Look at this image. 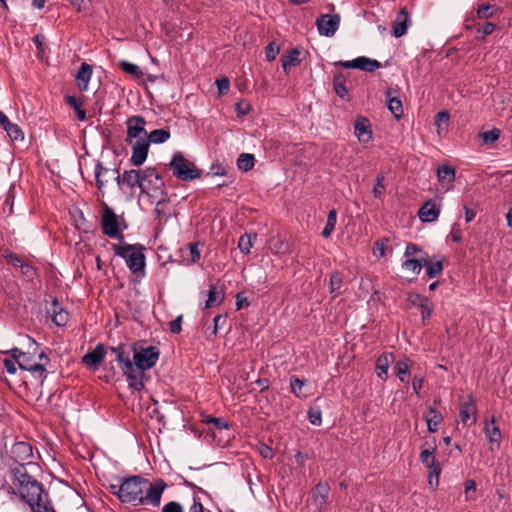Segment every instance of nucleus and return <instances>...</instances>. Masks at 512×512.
<instances>
[{
    "label": "nucleus",
    "instance_id": "f257e3e1",
    "mask_svg": "<svg viewBox=\"0 0 512 512\" xmlns=\"http://www.w3.org/2000/svg\"><path fill=\"white\" fill-rule=\"evenodd\" d=\"M167 485L162 479L150 482L140 475L120 477L117 483L109 485L110 492L123 503L137 505H160L161 496Z\"/></svg>",
    "mask_w": 512,
    "mask_h": 512
},
{
    "label": "nucleus",
    "instance_id": "f03ea898",
    "mask_svg": "<svg viewBox=\"0 0 512 512\" xmlns=\"http://www.w3.org/2000/svg\"><path fill=\"white\" fill-rule=\"evenodd\" d=\"M12 485H3L0 491L11 498L18 496L31 509V512H54L48 492L22 466L11 471Z\"/></svg>",
    "mask_w": 512,
    "mask_h": 512
},
{
    "label": "nucleus",
    "instance_id": "7ed1b4c3",
    "mask_svg": "<svg viewBox=\"0 0 512 512\" xmlns=\"http://www.w3.org/2000/svg\"><path fill=\"white\" fill-rule=\"evenodd\" d=\"M27 340L29 342V351L23 352L19 348H13L7 353L17 362L20 369L31 372L37 380L43 382L47 376L46 365L49 363V358L42 351L38 355L39 362H35L34 353L38 348V344L31 337H27Z\"/></svg>",
    "mask_w": 512,
    "mask_h": 512
},
{
    "label": "nucleus",
    "instance_id": "20e7f679",
    "mask_svg": "<svg viewBox=\"0 0 512 512\" xmlns=\"http://www.w3.org/2000/svg\"><path fill=\"white\" fill-rule=\"evenodd\" d=\"M145 247L142 244L113 245L115 255L123 258L129 270L139 276L145 275L146 257L144 254Z\"/></svg>",
    "mask_w": 512,
    "mask_h": 512
},
{
    "label": "nucleus",
    "instance_id": "39448f33",
    "mask_svg": "<svg viewBox=\"0 0 512 512\" xmlns=\"http://www.w3.org/2000/svg\"><path fill=\"white\" fill-rule=\"evenodd\" d=\"M173 175L182 181H191L199 178L200 172L196 166L184 157L181 152H175L169 163Z\"/></svg>",
    "mask_w": 512,
    "mask_h": 512
},
{
    "label": "nucleus",
    "instance_id": "423d86ee",
    "mask_svg": "<svg viewBox=\"0 0 512 512\" xmlns=\"http://www.w3.org/2000/svg\"><path fill=\"white\" fill-rule=\"evenodd\" d=\"M133 352V365L135 368L146 371L155 366L159 359L160 351L155 346L136 347L132 348Z\"/></svg>",
    "mask_w": 512,
    "mask_h": 512
},
{
    "label": "nucleus",
    "instance_id": "0eeeda50",
    "mask_svg": "<svg viewBox=\"0 0 512 512\" xmlns=\"http://www.w3.org/2000/svg\"><path fill=\"white\" fill-rule=\"evenodd\" d=\"M112 173L115 175L114 180L117 182L118 186L123 183L130 189L139 187L141 193L147 192L146 184L142 182V172L140 170H126L122 175H120L119 170L115 168L112 170Z\"/></svg>",
    "mask_w": 512,
    "mask_h": 512
},
{
    "label": "nucleus",
    "instance_id": "6e6552de",
    "mask_svg": "<svg viewBox=\"0 0 512 512\" xmlns=\"http://www.w3.org/2000/svg\"><path fill=\"white\" fill-rule=\"evenodd\" d=\"M142 182L146 184V194H150L151 196H159L164 194V181L156 168H146L142 172Z\"/></svg>",
    "mask_w": 512,
    "mask_h": 512
},
{
    "label": "nucleus",
    "instance_id": "1a4fd4ad",
    "mask_svg": "<svg viewBox=\"0 0 512 512\" xmlns=\"http://www.w3.org/2000/svg\"><path fill=\"white\" fill-rule=\"evenodd\" d=\"M146 121L143 116L134 115L126 120L127 136L126 142L132 143L135 139H146L147 131L145 129Z\"/></svg>",
    "mask_w": 512,
    "mask_h": 512
},
{
    "label": "nucleus",
    "instance_id": "9d476101",
    "mask_svg": "<svg viewBox=\"0 0 512 512\" xmlns=\"http://www.w3.org/2000/svg\"><path fill=\"white\" fill-rule=\"evenodd\" d=\"M101 228L103 234L110 238H117L120 235L118 217L108 206H105L103 210Z\"/></svg>",
    "mask_w": 512,
    "mask_h": 512
},
{
    "label": "nucleus",
    "instance_id": "9b49d317",
    "mask_svg": "<svg viewBox=\"0 0 512 512\" xmlns=\"http://www.w3.org/2000/svg\"><path fill=\"white\" fill-rule=\"evenodd\" d=\"M340 24L338 14H324L316 20V26L320 35L332 37L336 33Z\"/></svg>",
    "mask_w": 512,
    "mask_h": 512
},
{
    "label": "nucleus",
    "instance_id": "f8f14e48",
    "mask_svg": "<svg viewBox=\"0 0 512 512\" xmlns=\"http://www.w3.org/2000/svg\"><path fill=\"white\" fill-rule=\"evenodd\" d=\"M11 454L14 461L16 462V465L9 469L10 480L12 481L11 471L13 469L17 468L18 466H22L27 471L24 462L32 458V447L26 442H17L12 446Z\"/></svg>",
    "mask_w": 512,
    "mask_h": 512
},
{
    "label": "nucleus",
    "instance_id": "ddd939ff",
    "mask_svg": "<svg viewBox=\"0 0 512 512\" xmlns=\"http://www.w3.org/2000/svg\"><path fill=\"white\" fill-rule=\"evenodd\" d=\"M330 487L327 483H318L311 492L309 505L314 507L315 512H321L328 503Z\"/></svg>",
    "mask_w": 512,
    "mask_h": 512
},
{
    "label": "nucleus",
    "instance_id": "4468645a",
    "mask_svg": "<svg viewBox=\"0 0 512 512\" xmlns=\"http://www.w3.org/2000/svg\"><path fill=\"white\" fill-rule=\"evenodd\" d=\"M337 66H341L347 69H359L365 72H373L374 70L381 67V63L374 59H369L364 56L357 57L351 61H338L334 63Z\"/></svg>",
    "mask_w": 512,
    "mask_h": 512
},
{
    "label": "nucleus",
    "instance_id": "2eb2a0df",
    "mask_svg": "<svg viewBox=\"0 0 512 512\" xmlns=\"http://www.w3.org/2000/svg\"><path fill=\"white\" fill-rule=\"evenodd\" d=\"M121 370L127 378L128 386L130 389L141 391L144 388V371L135 368L133 363H126Z\"/></svg>",
    "mask_w": 512,
    "mask_h": 512
},
{
    "label": "nucleus",
    "instance_id": "dca6fc26",
    "mask_svg": "<svg viewBox=\"0 0 512 512\" xmlns=\"http://www.w3.org/2000/svg\"><path fill=\"white\" fill-rule=\"evenodd\" d=\"M476 403L471 395L460 403L459 417L463 424L471 426L476 423Z\"/></svg>",
    "mask_w": 512,
    "mask_h": 512
},
{
    "label": "nucleus",
    "instance_id": "f3484780",
    "mask_svg": "<svg viewBox=\"0 0 512 512\" xmlns=\"http://www.w3.org/2000/svg\"><path fill=\"white\" fill-rule=\"evenodd\" d=\"M132 155L130 157V163L133 166H141L147 159L149 144L146 139H139L135 142L132 141Z\"/></svg>",
    "mask_w": 512,
    "mask_h": 512
},
{
    "label": "nucleus",
    "instance_id": "a211bd4d",
    "mask_svg": "<svg viewBox=\"0 0 512 512\" xmlns=\"http://www.w3.org/2000/svg\"><path fill=\"white\" fill-rule=\"evenodd\" d=\"M411 20L406 7H402L395 20L393 21L391 34L396 37H402L406 34L408 27L410 26Z\"/></svg>",
    "mask_w": 512,
    "mask_h": 512
},
{
    "label": "nucleus",
    "instance_id": "6ab92c4d",
    "mask_svg": "<svg viewBox=\"0 0 512 512\" xmlns=\"http://www.w3.org/2000/svg\"><path fill=\"white\" fill-rule=\"evenodd\" d=\"M354 134L360 143L367 144L372 140L371 125L367 118L358 117L354 123Z\"/></svg>",
    "mask_w": 512,
    "mask_h": 512
},
{
    "label": "nucleus",
    "instance_id": "aec40b11",
    "mask_svg": "<svg viewBox=\"0 0 512 512\" xmlns=\"http://www.w3.org/2000/svg\"><path fill=\"white\" fill-rule=\"evenodd\" d=\"M106 351L102 344H98L94 350L86 353L82 357V363L87 367H97L100 365L105 357Z\"/></svg>",
    "mask_w": 512,
    "mask_h": 512
},
{
    "label": "nucleus",
    "instance_id": "412c9836",
    "mask_svg": "<svg viewBox=\"0 0 512 512\" xmlns=\"http://www.w3.org/2000/svg\"><path fill=\"white\" fill-rule=\"evenodd\" d=\"M440 209L432 200L425 202L418 211V216L422 222H434L438 219Z\"/></svg>",
    "mask_w": 512,
    "mask_h": 512
},
{
    "label": "nucleus",
    "instance_id": "4be33fe9",
    "mask_svg": "<svg viewBox=\"0 0 512 512\" xmlns=\"http://www.w3.org/2000/svg\"><path fill=\"white\" fill-rule=\"evenodd\" d=\"M92 76V66L83 62L76 74L77 87L80 91L88 89L89 82Z\"/></svg>",
    "mask_w": 512,
    "mask_h": 512
},
{
    "label": "nucleus",
    "instance_id": "5701e85b",
    "mask_svg": "<svg viewBox=\"0 0 512 512\" xmlns=\"http://www.w3.org/2000/svg\"><path fill=\"white\" fill-rule=\"evenodd\" d=\"M132 348L133 347L127 346L125 344H119L116 347H110V351L115 355L121 369H123L126 363H132Z\"/></svg>",
    "mask_w": 512,
    "mask_h": 512
},
{
    "label": "nucleus",
    "instance_id": "b1692460",
    "mask_svg": "<svg viewBox=\"0 0 512 512\" xmlns=\"http://www.w3.org/2000/svg\"><path fill=\"white\" fill-rule=\"evenodd\" d=\"M95 179L96 184L99 190L103 189L106 184H108L112 179H114V174L112 170L105 168L102 166L101 162H97L95 165Z\"/></svg>",
    "mask_w": 512,
    "mask_h": 512
},
{
    "label": "nucleus",
    "instance_id": "393cba45",
    "mask_svg": "<svg viewBox=\"0 0 512 512\" xmlns=\"http://www.w3.org/2000/svg\"><path fill=\"white\" fill-rule=\"evenodd\" d=\"M394 361L392 353H383L376 360L377 376L382 380H386L390 364Z\"/></svg>",
    "mask_w": 512,
    "mask_h": 512
},
{
    "label": "nucleus",
    "instance_id": "a878e982",
    "mask_svg": "<svg viewBox=\"0 0 512 512\" xmlns=\"http://www.w3.org/2000/svg\"><path fill=\"white\" fill-rule=\"evenodd\" d=\"M300 51L296 48L289 50L286 54L281 56V63L283 70L287 73L291 67H295L300 64L299 58Z\"/></svg>",
    "mask_w": 512,
    "mask_h": 512
},
{
    "label": "nucleus",
    "instance_id": "bb28decb",
    "mask_svg": "<svg viewBox=\"0 0 512 512\" xmlns=\"http://www.w3.org/2000/svg\"><path fill=\"white\" fill-rule=\"evenodd\" d=\"M69 314L66 310L60 307L57 300L52 302V321L57 326H64L68 322Z\"/></svg>",
    "mask_w": 512,
    "mask_h": 512
},
{
    "label": "nucleus",
    "instance_id": "cd10ccee",
    "mask_svg": "<svg viewBox=\"0 0 512 512\" xmlns=\"http://www.w3.org/2000/svg\"><path fill=\"white\" fill-rule=\"evenodd\" d=\"M425 420L427 422L428 431L434 433L438 430L439 424L442 422L443 417L441 413L434 407H429L428 415L425 416Z\"/></svg>",
    "mask_w": 512,
    "mask_h": 512
},
{
    "label": "nucleus",
    "instance_id": "c85d7f7f",
    "mask_svg": "<svg viewBox=\"0 0 512 512\" xmlns=\"http://www.w3.org/2000/svg\"><path fill=\"white\" fill-rule=\"evenodd\" d=\"M224 299V292L221 289H218L216 286L211 285L210 290L207 294V300L205 303V308L209 309L216 305L222 303Z\"/></svg>",
    "mask_w": 512,
    "mask_h": 512
},
{
    "label": "nucleus",
    "instance_id": "c756f323",
    "mask_svg": "<svg viewBox=\"0 0 512 512\" xmlns=\"http://www.w3.org/2000/svg\"><path fill=\"white\" fill-rule=\"evenodd\" d=\"M422 267H425L426 275L429 278H434L441 274L443 265L441 261H431L428 257H422Z\"/></svg>",
    "mask_w": 512,
    "mask_h": 512
},
{
    "label": "nucleus",
    "instance_id": "7c9ffc66",
    "mask_svg": "<svg viewBox=\"0 0 512 512\" xmlns=\"http://www.w3.org/2000/svg\"><path fill=\"white\" fill-rule=\"evenodd\" d=\"M485 435L492 445L497 444V446H499L501 440V432L498 426H496L494 419H492L491 422H486Z\"/></svg>",
    "mask_w": 512,
    "mask_h": 512
},
{
    "label": "nucleus",
    "instance_id": "2f4dec72",
    "mask_svg": "<svg viewBox=\"0 0 512 512\" xmlns=\"http://www.w3.org/2000/svg\"><path fill=\"white\" fill-rule=\"evenodd\" d=\"M428 469V484L434 490L439 485V475L441 473V466L438 461L426 466Z\"/></svg>",
    "mask_w": 512,
    "mask_h": 512
},
{
    "label": "nucleus",
    "instance_id": "473e14b6",
    "mask_svg": "<svg viewBox=\"0 0 512 512\" xmlns=\"http://www.w3.org/2000/svg\"><path fill=\"white\" fill-rule=\"evenodd\" d=\"M343 276L340 272L334 271L330 274L329 292L333 297H337L342 293Z\"/></svg>",
    "mask_w": 512,
    "mask_h": 512
},
{
    "label": "nucleus",
    "instance_id": "72a5a7b5",
    "mask_svg": "<svg viewBox=\"0 0 512 512\" xmlns=\"http://www.w3.org/2000/svg\"><path fill=\"white\" fill-rule=\"evenodd\" d=\"M170 138V131L167 129H155L149 134L147 133L146 141L148 144H161L166 142Z\"/></svg>",
    "mask_w": 512,
    "mask_h": 512
},
{
    "label": "nucleus",
    "instance_id": "f704fd0d",
    "mask_svg": "<svg viewBox=\"0 0 512 512\" xmlns=\"http://www.w3.org/2000/svg\"><path fill=\"white\" fill-rule=\"evenodd\" d=\"M345 76L341 72H337L333 78V87L335 93L342 99L348 95V89L345 85Z\"/></svg>",
    "mask_w": 512,
    "mask_h": 512
},
{
    "label": "nucleus",
    "instance_id": "c9c22d12",
    "mask_svg": "<svg viewBox=\"0 0 512 512\" xmlns=\"http://www.w3.org/2000/svg\"><path fill=\"white\" fill-rule=\"evenodd\" d=\"M437 178L439 182L451 184L455 179V169L449 165H441L437 169Z\"/></svg>",
    "mask_w": 512,
    "mask_h": 512
},
{
    "label": "nucleus",
    "instance_id": "e433bc0d",
    "mask_svg": "<svg viewBox=\"0 0 512 512\" xmlns=\"http://www.w3.org/2000/svg\"><path fill=\"white\" fill-rule=\"evenodd\" d=\"M498 11L499 8H497L495 5H491L488 3L481 4L476 9V17L478 19H489L496 15Z\"/></svg>",
    "mask_w": 512,
    "mask_h": 512
},
{
    "label": "nucleus",
    "instance_id": "4c0bfd02",
    "mask_svg": "<svg viewBox=\"0 0 512 512\" xmlns=\"http://www.w3.org/2000/svg\"><path fill=\"white\" fill-rule=\"evenodd\" d=\"M154 212L156 214V218L160 225L167 222L170 213H169V207H168V204L166 201H164V200L158 201L156 203Z\"/></svg>",
    "mask_w": 512,
    "mask_h": 512
},
{
    "label": "nucleus",
    "instance_id": "58836bf2",
    "mask_svg": "<svg viewBox=\"0 0 512 512\" xmlns=\"http://www.w3.org/2000/svg\"><path fill=\"white\" fill-rule=\"evenodd\" d=\"M257 234H244L238 240V248L244 254H249Z\"/></svg>",
    "mask_w": 512,
    "mask_h": 512
},
{
    "label": "nucleus",
    "instance_id": "ea45409f",
    "mask_svg": "<svg viewBox=\"0 0 512 512\" xmlns=\"http://www.w3.org/2000/svg\"><path fill=\"white\" fill-rule=\"evenodd\" d=\"M422 258L421 259H415V258H408L402 263V268L406 271L411 272L412 275L417 276L421 269H422Z\"/></svg>",
    "mask_w": 512,
    "mask_h": 512
},
{
    "label": "nucleus",
    "instance_id": "a19ab883",
    "mask_svg": "<svg viewBox=\"0 0 512 512\" xmlns=\"http://www.w3.org/2000/svg\"><path fill=\"white\" fill-rule=\"evenodd\" d=\"M336 222H337V212L335 209H332L328 212L327 222H326V225L321 233L324 238L330 237V235L334 231Z\"/></svg>",
    "mask_w": 512,
    "mask_h": 512
},
{
    "label": "nucleus",
    "instance_id": "79ce46f5",
    "mask_svg": "<svg viewBox=\"0 0 512 512\" xmlns=\"http://www.w3.org/2000/svg\"><path fill=\"white\" fill-rule=\"evenodd\" d=\"M254 166V156L252 154L248 153H242L240 154L239 158L237 159V167L241 171H249Z\"/></svg>",
    "mask_w": 512,
    "mask_h": 512
},
{
    "label": "nucleus",
    "instance_id": "37998d69",
    "mask_svg": "<svg viewBox=\"0 0 512 512\" xmlns=\"http://www.w3.org/2000/svg\"><path fill=\"white\" fill-rule=\"evenodd\" d=\"M387 106L390 112L394 115L396 119H400L403 115V106L402 102L397 97H390L387 100Z\"/></svg>",
    "mask_w": 512,
    "mask_h": 512
},
{
    "label": "nucleus",
    "instance_id": "c03bdc74",
    "mask_svg": "<svg viewBox=\"0 0 512 512\" xmlns=\"http://www.w3.org/2000/svg\"><path fill=\"white\" fill-rule=\"evenodd\" d=\"M395 374L401 382L408 383V376L410 375L408 364L404 361H397L395 364Z\"/></svg>",
    "mask_w": 512,
    "mask_h": 512
},
{
    "label": "nucleus",
    "instance_id": "a18cd8bd",
    "mask_svg": "<svg viewBox=\"0 0 512 512\" xmlns=\"http://www.w3.org/2000/svg\"><path fill=\"white\" fill-rule=\"evenodd\" d=\"M496 29V25L492 22H486L483 25H477L476 33L477 39H484L485 36H488L494 32Z\"/></svg>",
    "mask_w": 512,
    "mask_h": 512
},
{
    "label": "nucleus",
    "instance_id": "49530a36",
    "mask_svg": "<svg viewBox=\"0 0 512 512\" xmlns=\"http://www.w3.org/2000/svg\"><path fill=\"white\" fill-rule=\"evenodd\" d=\"M120 68L126 72L127 74L134 75L137 78H140L143 76V73L139 69V67L133 63L127 62L125 60H122L119 63Z\"/></svg>",
    "mask_w": 512,
    "mask_h": 512
},
{
    "label": "nucleus",
    "instance_id": "de8ad7c7",
    "mask_svg": "<svg viewBox=\"0 0 512 512\" xmlns=\"http://www.w3.org/2000/svg\"><path fill=\"white\" fill-rule=\"evenodd\" d=\"M484 144H490L497 141L500 137V130L493 128L492 130L485 131L479 134Z\"/></svg>",
    "mask_w": 512,
    "mask_h": 512
},
{
    "label": "nucleus",
    "instance_id": "09e8293b",
    "mask_svg": "<svg viewBox=\"0 0 512 512\" xmlns=\"http://www.w3.org/2000/svg\"><path fill=\"white\" fill-rule=\"evenodd\" d=\"M5 131L7 132L8 136L12 140H22L24 138V134H23L21 128L17 124H15V123H11L5 129Z\"/></svg>",
    "mask_w": 512,
    "mask_h": 512
},
{
    "label": "nucleus",
    "instance_id": "8fccbe9b",
    "mask_svg": "<svg viewBox=\"0 0 512 512\" xmlns=\"http://www.w3.org/2000/svg\"><path fill=\"white\" fill-rule=\"evenodd\" d=\"M384 175L379 173L376 177V183L373 187V195L375 198H380L385 192Z\"/></svg>",
    "mask_w": 512,
    "mask_h": 512
},
{
    "label": "nucleus",
    "instance_id": "3c124183",
    "mask_svg": "<svg viewBox=\"0 0 512 512\" xmlns=\"http://www.w3.org/2000/svg\"><path fill=\"white\" fill-rule=\"evenodd\" d=\"M279 51H280L279 46H277L274 42L269 43L265 48L266 60L269 62L275 60Z\"/></svg>",
    "mask_w": 512,
    "mask_h": 512
},
{
    "label": "nucleus",
    "instance_id": "603ef678",
    "mask_svg": "<svg viewBox=\"0 0 512 512\" xmlns=\"http://www.w3.org/2000/svg\"><path fill=\"white\" fill-rule=\"evenodd\" d=\"M434 451L435 449H424L421 451L420 453V461L422 462V464H424L425 466H428L430 464H432V462H436V459L434 457Z\"/></svg>",
    "mask_w": 512,
    "mask_h": 512
},
{
    "label": "nucleus",
    "instance_id": "864d4df0",
    "mask_svg": "<svg viewBox=\"0 0 512 512\" xmlns=\"http://www.w3.org/2000/svg\"><path fill=\"white\" fill-rule=\"evenodd\" d=\"M304 385L305 381L297 377H292L290 380L291 390L297 397H300L302 395V388Z\"/></svg>",
    "mask_w": 512,
    "mask_h": 512
},
{
    "label": "nucleus",
    "instance_id": "5fc2aeb1",
    "mask_svg": "<svg viewBox=\"0 0 512 512\" xmlns=\"http://www.w3.org/2000/svg\"><path fill=\"white\" fill-rule=\"evenodd\" d=\"M428 300L427 297L419 294V293H410L408 295V301L413 305L417 307L423 306L424 303H426Z\"/></svg>",
    "mask_w": 512,
    "mask_h": 512
},
{
    "label": "nucleus",
    "instance_id": "6e6d98bb",
    "mask_svg": "<svg viewBox=\"0 0 512 512\" xmlns=\"http://www.w3.org/2000/svg\"><path fill=\"white\" fill-rule=\"evenodd\" d=\"M219 95L227 94L230 88V81L226 77H222L216 80Z\"/></svg>",
    "mask_w": 512,
    "mask_h": 512
},
{
    "label": "nucleus",
    "instance_id": "4d7b16f0",
    "mask_svg": "<svg viewBox=\"0 0 512 512\" xmlns=\"http://www.w3.org/2000/svg\"><path fill=\"white\" fill-rule=\"evenodd\" d=\"M388 240L381 239L375 242L373 253L376 257L381 258L385 256L386 242Z\"/></svg>",
    "mask_w": 512,
    "mask_h": 512
},
{
    "label": "nucleus",
    "instance_id": "13d9d810",
    "mask_svg": "<svg viewBox=\"0 0 512 512\" xmlns=\"http://www.w3.org/2000/svg\"><path fill=\"white\" fill-rule=\"evenodd\" d=\"M270 249L272 251V253H275V254H280V253H284L285 250H286V245L284 244V242L277 238V239H272L271 240V246H270Z\"/></svg>",
    "mask_w": 512,
    "mask_h": 512
},
{
    "label": "nucleus",
    "instance_id": "bf43d9fd",
    "mask_svg": "<svg viewBox=\"0 0 512 512\" xmlns=\"http://www.w3.org/2000/svg\"><path fill=\"white\" fill-rule=\"evenodd\" d=\"M421 309V318L424 322L425 320L429 319L433 312V305L431 301L428 299L426 303L423 304V306L420 307Z\"/></svg>",
    "mask_w": 512,
    "mask_h": 512
},
{
    "label": "nucleus",
    "instance_id": "052dcab7",
    "mask_svg": "<svg viewBox=\"0 0 512 512\" xmlns=\"http://www.w3.org/2000/svg\"><path fill=\"white\" fill-rule=\"evenodd\" d=\"M250 110H251V105L247 101L241 100L236 103V111H237L238 115H240V116L247 115L250 112Z\"/></svg>",
    "mask_w": 512,
    "mask_h": 512
},
{
    "label": "nucleus",
    "instance_id": "680f3d73",
    "mask_svg": "<svg viewBox=\"0 0 512 512\" xmlns=\"http://www.w3.org/2000/svg\"><path fill=\"white\" fill-rule=\"evenodd\" d=\"M162 512H184L180 503L171 501L162 507Z\"/></svg>",
    "mask_w": 512,
    "mask_h": 512
},
{
    "label": "nucleus",
    "instance_id": "e2e57ef3",
    "mask_svg": "<svg viewBox=\"0 0 512 512\" xmlns=\"http://www.w3.org/2000/svg\"><path fill=\"white\" fill-rule=\"evenodd\" d=\"M182 319H183V316L179 315L178 317H176L173 321H171L169 323V329H170L171 333L178 334L181 332Z\"/></svg>",
    "mask_w": 512,
    "mask_h": 512
},
{
    "label": "nucleus",
    "instance_id": "0e129e2a",
    "mask_svg": "<svg viewBox=\"0 0 512 512\" xmlns=\"http://www.w3.org/2000/svg\"><path fill=\"white\" fill-rule=\"evenodd\" d=\"M308 419L311 424L313 425H320L321 424V412L317 409H310L308 411Z\"/></svg>",
    "mask_w": 512,
    "mask_h": 512
},
{
    "label": "nucleus",
    "instance_id": "69168bd1",
    "mask_svg": "<svg viewBox=\"0 0 512 512\" xmlns=\"http://www.w3.org/2000/svg\"><path fill=\"white\" fill-rule=\"evenodd\" d=\"M227 317L225 315H216L213 319V335L215 336L218 332V329L223 327L226 323Z\"/></svg>",
    "mask_w": 512,
    "mask_h": 512
},
{
    "label": "nucleus",
    "instance_id": "338daca9",
    "mask_svg": "<svg viewBox=\"0 0 512 512\" xmlns=\"http://www.w3.org/2000/svg\"><path fill=\"white\" fill-rule=\"evenodd\" d=\"M450 237L454 242L462 241V231L460 229L459 224L455 223L452 225V228L450 231Z\"/></svg>",
    "mask_w": 512,
    "mask_h": 512
},
{
    "label": "nucleus",
    "instance_id": "774afa93",
    "mask_svg": "<svg viewBox=\"0 0 512 512\" xmlns=\"http://www.w3.org/2000/svg\"><path fill=\"white\" fill-rule=\"evenodd\" d=\"M21 273L29 279H33L35 276V269L29 264H20Z\"/></svg>",
    "mask_w": 512,
    "mask_h": 512
}]
</instances>
